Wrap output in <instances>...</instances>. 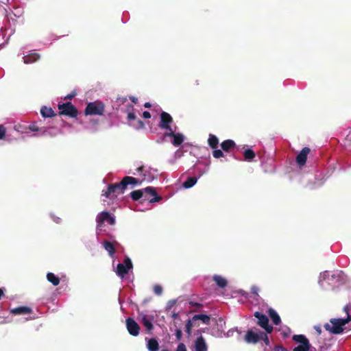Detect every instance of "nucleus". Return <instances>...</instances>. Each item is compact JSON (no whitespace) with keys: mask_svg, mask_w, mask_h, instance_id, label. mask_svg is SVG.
Here are the masks:
<instances>
[{"mask_svg":"<svg viewBox=\"0 0 351 351\" xmlns=\"http://www.w3.org/2000/svg\"><path fill=\"white\" fill-rule=\"evenodd\" d=\"M145 180V174H143V177L141 180L131 176H125L120 182L111 184V185L117 194H121L123 193L125 190L128 189V186L130 185L131 188H133L136 185H141Z\"/></svg>","mask_w":351,"mask_h":351,"instance_id":"1","label":"nucleus"},{"mask_svg":"<svg viewBox=\"0 0 351 351\" xmlns=\"http://www.w3.org/2000/svg\"><path fill=\"white\" fill-rule=\"evenodd\" d=\"M351 321V315H348V316L346 319H335L332 318L330 319V325L328 323H326L324 325V328L328 332L332 334H341L343 332V326Z\"/></svg>","mask_w":351,"mask_h":351,"instance_id":"2","label":"nucleus"},{"mask_svg":"<svg viewBox=\"0 0 351 351\" xmlns=\"http://www.w3.org/2000/svg\"><path fill=\"white\" fill-rule=\"evenodd\" d=\"M143 192L153 196L154 197L149 200V203L158 202L162 199V197L158 196L154 187L147 186L143 190H136L130 193V197L134 201H138L143 196Z\"/></svg>","mask_w":351,"mask_h":351,"instance_id":"3","label":"nucleus"},{"mask_svg":"<svg viewBox=\"0 0 351 351\" xmlns=\"http://www.w3.org/2000/svg\"><path fill=\"white\" fill-rule=\"evenodd\" d=\"M104 112V104L101 101L89 102L85 110L86 115H103Z\"/></svg>","mask_w":351,"mask_h":351,"instance_id":"4","label":"nucleus"},{"mask_svg":"<svg viewBox=\"0 0 351 351\" xmlns=\"http://www.w3.org/2000/svg\"><path fill=\"white\" fill-rule=\"evenodd\" d=\"M58 108L60 110V115H65L71 118H75L78 114L77 108L70 101L64 104H58Z\"/></svg>","mask_w":351,"mask_h":351,"instance_id":"5","label":"nucleus"},{"mask_svg":"<svg viewBox=\"0 0 351 351\" xmlns=\"http://www.w3.org/2000/svg\"><path fill=\"white\" fill-rule=\"evenodd\" d=\"M254 316L258 319L257 324L263 328L267 332V333L272 332L274 328L271 325L269 324V319L265 315L256 311L254 313Z\"/></svg>","mask_w":351,"mask_h":351,"instance_id":"6","label":"nucleus"},{"mask_svg":"<svg viewBox=\"0 0 351 351\" xmlns=\"http://www.w3.org/2000/svg\"><path fill=\"white\" fill-rule=\"evenodd\" d=\"M261 334H263V331L258 328L248 330L244 337V340L247 343L256 344L261 341Z\"/></svg>","mask_w":351,"mask_h":351,"instance_id":"7","label":"nucleus"},{"mask_svg":"<svg viewBox=\"0 0 351 351\" xmlns=\"http://www.w3.org/2000/svg\"><path fill=\"white\" fill-rule=\"evenodd\" d=\"M132 267L133 265L131 259L129 257H126L124 259V264L119 263L117 265L116 274L118 276L123 278Z\"/></svg>","mask_w":351,"mask_h":351,"instance_id":"8","label":"nucleus"},{"mask_svg":"<svg viewBox=\"0 0 351 351\" xmlns=\"http://www.w3.org/2000/svg\"><path fill=\"white\" fill-rule=\"evenodd\" d=\"M97 228H99L105 222H108L110 225L115 223V218L107 211L100 213L96 218Z\"/></svg>","mask_w":351,"mask_h":351,"instance_id":"9","label":"nucleus"},{"mask_svg":"<svg viewBox=\"0 0 351 351\" xmlns=\"http://www.w3.org/2000/svg\"><path fill=\"white\" fill-rule=\"evenodd\" d=\"M160 121L159 127L165 130L167 132L171 131L172 129L171 124L173 122L172 117L167 112L162 111L160 114Z\"/></svg>","mask_w":351,"mask_h":351,"instance_id":"10","label":"nucleus"},{"mask_svg":"<svg viewBox=\"0 0 351 351\" xmlns=\"http://www.w3.org/2000/svg\"><path fill=\"white\" fill-rule=\"evenodd\" d=\"M126 328L130 335L136 337L139 335L140 326L138 323L131 317H128L125 320Z\"/></svg>","mask_w":351,"mask_h":351,"instance_id":"11","label":"nucleus"},{"mask_svg":"<svg viewBox=\"0 0 351 351\" xmlns=\"http://www.w3.org/2000/svg\"><path fill=\"white\" fill-rule=\"evenodd\" d=\"M164 137H173V141H171V143L175 147L180 146L184 140V136L181 133H175V132L171 130L169 132H167L164 134Z\"/></svg>","mask_w":351,"mask_h":351,"instance_id":"12","label":"nucleus"},{"mask_svg":"<svg viewBox=\"0 0 351 351\" xmlns=\"http://www.w3.org/2000/svg\"><path fill=\"white\" fill-rule=\"evenodd\" d=\"M310 148L305 147L297 155L295 161L299 166H304L306 162L307 156L310 153Z\"/></svg>","mask_w":351,"mask_h":351,"instance_id":"13","label":"nucleus"},{"mask_svg":"<svg viewBox=\"0 0 351 351\" xmlns=\"http://www.w3.org/2000/svg\"><path fill=\"white\" fill-rule=\"evenodd\" d=\"M195 351H207L208 346L206 343L205 339L202 336L197 338L194 344Z\"/></svg>","mask_w":351,"mask_h":351,"instance_id":"14","label":"nucleus"},{"mask_svg":"<svg viewBox=\"0 0 351 351\" xmlns=\"http://www.w3.org/2000/svg\"><path fill=\"white\" fill-rule=\"evenodd\" d=\"M40 56L37 53H31L25 56L23 59L25 64H32L40 60Z\"/></svg>","mask_w":351,"mask_h":351,"instance_id":"15","label":"nucleus"},{"mask_svg":"<svg viewBox=\"0 0 351 351\" xmlns=\"http://www.w3.org/2000/svg\"><path fill=\"white\" fill-rule=\"evenodd\" d=\"M102 196H105L106 198L110 199H114L117 197V193L115 192L114 188L112 186L111 184H109L106 189V190H103Z\"/></svg>","mask_w":351,"mask_h":351,"instance_id":"16","label":"nucleus"},{"mask_svg":"<svg viewBox=\"0 0 351 351\" xmlns=\"http://www.w3.org/2000/svg\"><path fill=\"white\" fill-rule=\"evenodd\" d=\"M32 312V308L28 306H19L10 310V313L14 315L29 314Z\"/></svg>","mask_w":351,"mask_h":351,"instance_id":"17","label":"nucleus"},{"mask_svg":"<svg viewBox=\"0 0 351 351\" xmlns=\"http://www.w3.org/2000/svg\"><path fill=\"white\" fill-rule=\"evenodd\" d=\"M103 247L108 252L109 256L111 258H113L116 253L115 247L113 243L106 240L103 243Z\"/></svg>","mask_w":351,"mask_h":351,"instance_id":"18","label":"nucleus"},{"mask_svg":"<svg viewBox=\"0 0 351 351\" xmlns=\"http://www.w3.org/2000/svg\"><path fill=\"white\" fill-rule=\"evenodd\" d=\"M213 280L219 288L223 289L228 285L227 280L221 276L214 275Z\"/></svg>","mask_w":351,"mask_h":351,"instance_id":"19","label":"nucleus"},{"mask_svg":"<svg viewBox=\"0 0 351 351\" xmlns=\"http://www.w3.org/2000/svg\"><path fill=\"white\" fill-rule=\"evenodd\" d=\"M236 146V144L233 140L228 139L223 141L221 143V147L223 151L227 152L230 151L231 149H234Z\"/></svg>","mask_w":351,"mask_h":351,"instance_id":"20","label":"nucleus"},{"mask_svg":"<svg viewBox=\"0 0 351 351\" xmlns=\"http://www.w3.org/2000/svg\"><path fill=\"white\" fill-rule=\"evenodd\" d=\"M147 348L149 351H158L160 346L158 341L155 338L148 339Z\"/></svg>","mask_w":351,"mask_h":351,"instance_id":"21","label":"nucleus"},{"mask_svg":"<svg viewBox=\"0 0 351 351\" xmlns=\"http://www.w3.org/2000/svg\"><path fill=\"white\" fill-rule=\"evenodd\" d=\"M268 314H269V317L272 320L274 324L278 325L280 324V322H281L280 317L274 309L270 308L268 310Z\"/></svg>","mask_w":351,"mask_h":351,"instance_id":"22","label":"nucleus"},{"mask_svg":"<svg viewBox=\"0 0 351 351\" xmlns=\"http://www.w3.org/2000/svg\"><path fill=\"white\" fill-rule=\"evenodd\" d=\"M192 320L193 322H195L197 320H201L204 324L208 325V324H210V316H208L207 315L197 314V315H195L192 317Z\"/></svg>","mask_w":351,"mask_h":351,"instance_id":"23","label":"nucleus"},{"mask_svg":"<svg viewBox=\"0 0 351 351\" xmlns=\"http://www.w3.org/2000/svg\"><path fill=\"white\" fill-rule=\"evenodd\" d=\"M40 114L43 117L49 118L56 116V114L51 108L43 106L40 109Z\"/></svg>","mask_w":351,"mask_h":351,"instance_id":"24","label":"nucleus"},{"mask_svg":"<svg viewBox=\"0 0 351 351\" xmlns=\"http://www.w3.org/2000/svg\"><path fill=\"white\" fill-rule=\"evenodd\" d=\"M208 144L212 149H216L219 145L218 138L215 135L210 134L208 139Z\"/></svg>","mask_w":351,"mask_h":351,"instance_id":"25","label":"nucleus"},{"mask_svg":"<svg viewBox=\"0 0 351 351\" xmlns=\"http://www.w3.org/2000/svg\"><path fill=\"white\" fill-rule=\"evenodd\" d=\"M47 279L53 286H57L60 283V278L56 276L53 273L49 272L47 274Z\"/></svg>","mask_w":351,"mask_h":351,"instance_id":"26","label":"nucleus"},{"mask_svg":"<svg viewBox=\"0 0 351 351\" xmlns=\"http://www.w3.org/2000/svg\"><path fill=\"white\" fill-rule=\"evenodd\" d=\"M197 181V178L195 176L189 177L187 180L183 182L182 185L186 189H189L193 186Z\"/></svg>","mask_w":351,"mask_h":351,"instance_id":"27","label":"nucleus"},{"mask_svg":"<svg viewBox=\"0 0 351 351\" xmlns=\"http://www.w3.org/2000/svg\"><path fill=\"white\" fill-rule=\"evenodd\" d=\"M292 339L300 344L310 343L308 339L304 335H295Z\"/></svg>","mask_w":351,"mask_h":351,"instance_id":"28","label":"nucleus"},{"mask_svg":"<svg viewBox=\"0 0 351 351\" xmlns=\"http://www.w3.org/2000/svg\"><path fill=\"white\" fill-rule=\"evenodd\" d=\"M141 323L145 327L147 331H151L154 328L153 324L152 322L145 316L144 315L141 319Z\"/></svg>","mask_w":351,"mask_h":351,"instance_id":"29","label":"nucleus"},{"mask_svg":"<svg viewBox=\"0 0 351 351\" xmlns=\"http://www.w3.org/2000/svg\"><path fill=\"white\" fill-rule=\"evenodd\" d=\"M245 160L250 161L255 157V153L252 149H247L243 152Z\"/></svg>","mask_w":351,"mask_h":351,"instance_id":"30","label":"nucleus"},{"mask_svg":"<svg viewBox=\"0 0 351 351\" xmlns=\"http://www.w3.org/2000/svg\"><path fill=\"white\" fill-rule=\"evenodd\" d=\"M311 347V343L300 344L298 346L294 348L293 351H310Z\"/></svg>","mask_w":351,"mask_h":351,"instance_id":"31","label":"nucleus"},{"mask_svg":"<svg viewBox=\"0 0 351 351\" xmlns=\"http://www.w3.org/2000/svg\"><path fill=\"white\" fill-rule=\"evenodd\" d=\"M134 123H130V125L136 130L143 129L145 127V124L143 121L138 119L135 120Z\"/></svg>","mask_w":351,"mask_h":351,"instance_id":"32","label":"nucleus"},{"mask_svg":"<svg viewBox=\"0 0 351 351\" xmlns=\"http://www.w3.org/2000/svg\"><path fill=\"white\" fill-rule=\"evenodd\" d=\"M127 97H118L116 100V110H118L119 107L127 101Z\"/></svg>","mask_w":351,"mask_h":351,"instance_id":"33","label":"nucleus"},{"mask_svg":"<svg viewBox=\"0 0 351 351\" xmlns=\"http://www.w3.org/2000/svg\"><path fill=\"white\" fill-rule=\"evenodd\" d=\"M193 320L192 319H189L186 323V326H185V328H186V332L189 335H191V329L193 326Z\"/></svg>","mask_w":351,"mask_h":351,"instance_id":"34","label":"nucleus"},{"mask_svg":"<svg viewBox=\"0 0 351 351\" xmlns=\"http://www.w3.org/2000/svg\"><path fill=\"white\" fill-rule=\"evenodd\" d=\"M215 150L213 152V156L215 158H220L224 156L223 152L221 149H214Z\"/></svg>","mask_w":351,"mask_h":351,"instance_id":"35","label":"nucleus"},{"mask_svg":"<svg viewBox=\"0 0 351 351\" xmlns=\"http://www.w3.org/2000/svg\"><path fill=\"white\" fill-rule=\"evenodd\" d=\"M267 332H263V334H261V341H263V342L265 343V344L266 346H269L270 344V341H269V337L267 336Z\"/></svg>","mask_w":351,"mask_h":351,"instance_id":"36","label":"nucleus"},{"mask_svg":"<svg viewBox=\"0 0 351 351\" xmlns=\"http://www.w3.org/2000/svg\"><path fill=\"white\" fill-rule=\"evenodd\" d=\"M154 292L158 295H160L162 293V288L160 285H156L154 286Z\"/></svg>","mask_w":351,"mask_h":351,"instance_id":"37","label":"nucleus"},{"mask_svg":"<svg viewBox=\"0 0 351 351\" xmlns=\"http://www.w3.org/2000/svg\"><path fill=\"white\" fill-rule=\"evenodd\" d=\"M136 119V117L133 111L128 112L127 119L129 122L132 123V121H135Z\"/></svg>","mask_w":351,"mask_h":351,"instance_id":"38","label":"nucleus"},{"mask_svg":"<svg viewBox=\"0 0 351 351\" xmlns=\"http://www.w3.org/2000/svg\"><path fill=\"white\" fill-rule=\"evenodd\" d=\"M5 136V128L3 125H0V139H3Z\"/></svg>","mask_w":351,"mask_h":351,"instance_id":"39","label":"nucleus"},{"mask_svg":"<svg viewBox=\"0 0 351 351\" xmlns=\"http://www.w3.org/2000/svg\"><path fill=\"white\" fill-rule=\"evenodd\" d=\"M176 351H186L185 345L183 343H179Z\"/></svg>","mask_w":351,"mask_h":351,"instance_id":"40","label":"nucleus"},{"mask_svg":"<svg viewBox=\"0 0 351 351\" xmlns=\"http://www.w3.org/2000/svg\"><path fill=\"white\" fill-rule=\"evenodd\" d=\"M29 129L32 132H38L40 130L39 128L35 124L30 125Z\"/></svg>","mask_w":351,"mask_h":351,"instance_id":"41","label":"nucleus"},{"mask_svg":"<svg viewBox=\"0 0 351 351\" xmlns=\"http://www.w3.org/2000/svg\"><path fill=\"white\" fill-rule=\"evenodd\" d=\"M182 330L180 329H177L176 330V337L177 339L180 340V339L182 338Z\"/></svg>","mask_w":351,"mask_h":351,"instance_id":"42","label":"nucleus"},{"mask_svg":"<svg viewBox=\"0 0 351 351\" xmlns=\"http://www.w3.org/2000/svg\"><path fill=\"white\" fill-rule=\"evenodd\" d=\"M343 311L347 313V315H350V312H351V305L347 304L343 307Z\"/></svg>","mask_w":351,"mask_h":351,"instance_id":"43","label":"nucleus"},{"mask_svg":"<svg viewBox=\"0 0 351 351\" xmlns=\"http://www.w3.org/2000/svg\"><path fill=\"white\" fill-rule=\"evenodd\" d=\"M133 110H134V106L132 104H128L126 106L125 112H132V111H133Z\"/></svg>","mask_w":351,"mask_h":351,"instance_id":"44","label":"nucleus"},{"mask_svg":"<svg viewBox=\"0 0 351 351\" xmlns=\"http://www.w3.org/2000/svg\"><path fill=\"white\" fill-rule=\"evenodd\" d=\"M143 117L145 118V119H149V118H151L150 112H148V111H144L143 112Z\"/></svg>","mask_w":351,"mask_h":351,"instance_id":"45","label":"nucleus"},{"mask_svg":"<svg viewBox=\"0 0 351 351\" xmlns=\"http://www.w3.org/2000/svg\"><path fill=\"white\" fill-rule=\"evenodd\" d=\"M189 304L191 306H197V307H202V304H199V303H197V302H189Z\"/></svg>","mask_w":351,"mask_h":351,"instance_id":"46","label":"nucleus"},{"mask_svg":"<svg viewBox=\"0 0 351 351\" xmlns=\"http://www.w3.org/2000/svg\"><path fill=\"white\" fill-rule=\"evenodd\" d=\"M314 329L316 330L319 335L322 334V328L319 326H315Z\"/></svg>","mask_w":351,"mask_h":351,"instance_id":"47","label":"nucleus"},{"mask_svg":"<svg viewBox=\"0 0 351 351\" xmlns=\"http://www.w3.org/2000/svg\"><path fill=\"white\" fill-rule=\"evenodd\" d=\"M75 93L67 95L64 97V99H71L73 97H74V96H75Z\"/></svg>","mask_w":351,"mask_h":351,"instance_id":"48","label":"nucleus"},{"mask_svg":"<svg viewBox=\"0 0 351 351\" xmlns=\"http://www.w3.org/2000/svg\"><path fill=\"white\" fill-rule=\"evenodd\" d=\"M130 99L133 103H134V104H136V103H137V101H138V99H137L136 97H133V96L130 97Z\"/></svg>","mask_w":351,"mask_h":351,"instance_id":"49","label":"nucleus"},{"mask_svg":"<svg viewBox=\"0 0 351 351\" xmlns=\"http://www.w3.org/2000/svg\"><path fill=\"white\" fill-rule=\"evenodd\" d=\"M252 292L254 294H258V288L255 287H252Z\"/></svg>","mask_w":351,"mask_h":351,"instance_id":"50","label":"nucleus"},{"mask_svg":"<svg viewBox=\"0 0 351 351\" xmlns=\"http://www.w3.org/2000/svg\"><path fill=\"white\" fill-rule=\"evenodd\" d=\"M144 107H145V108H151V107H152V104H151V103H149V102H146V103H145V104H144Z\"/></svg>","mask_w":351,"mask_h":351,"instance_id":"51","label":"nucleus"},{"mask_svg":"<svg viewBox=\"0 0 351 351\" xmlns=\"http://www.w3.org/2000/svg\"><path fill=\"white\" fill-rule=\"evenodd\" d=\"M143 169H144L143 166H141V167L137 168V171L138 172H142L143 171Z\"/></svg>","mask_w":351,"mask_h":351,"instance_id":"52","label":"nucleus"},{"mask_svg":"<svg viewBox=\"0 0 351 351\" xmlns=\"http://www.w3.org/2000/svg\"><path fill=\"white\" fill-rule=\"evenodd\" d=\"M195 84H196V85H199V80H196V81H195Z\"/></svg>","mask_w":351,"mask_h":351,"instance_id":"53","label":"nucleus"},{"mask_svg":"<svg viewBox=\"0 0 351 351\" xmlns=\"http://www.w3.org/2000/svg\"><path fill=\"white\" fill-rule=\"evenodd\" d=\"M173 317L176 318V317H177V314L174 313V314L173 315Z\"/></svg>","mask_w":351,"mask_h":351,"instance_id":"54","label":"nucleus"},{"mask_svg":"<svg viewBox=\"0 0 351 351\" xmlns=\"http://www.w3.org/2000/svg\"><path fill=\"white\" fill-rule=\"evenodd\" d=\"M161 351H169L168 349H162Z\"/></svg>","mask_w":351,"mask_h":351,"instance_id":"55","label":"nucleus"}]
</instances>
